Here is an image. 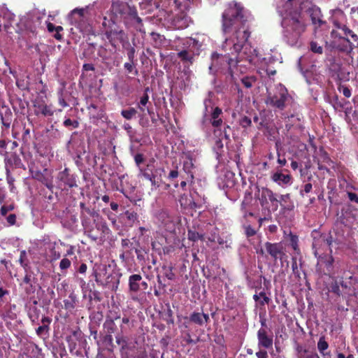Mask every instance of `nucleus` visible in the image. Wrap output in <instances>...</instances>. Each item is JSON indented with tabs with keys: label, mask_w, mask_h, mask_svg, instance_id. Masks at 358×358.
Returning a JSON list of instances; mask_svg holds the SVG:
<instances>
[{
	"label": "nucleus",
	"mask_w": 358,
	"mask_h": 358,
	"mask_svg": "<svg viewBox=\"0 0 358 358\" xmlns=\"http://www.w3.org/2000/svg\"><path fill=\"white\" fill-rule=\"evenodd\" d=\"M250 19V13L241 3H229L222 15V31L224 37L222 50L224 54L213 52L209 66L211 73L224 76L226 84L234 82L238 92V72L243 73L248 66L250 67L268 63L266 59L259 55L248 42L250 35L248 22Z\"/></svg>",
	"instance_id": "f257e3e1"
},
{
	"label": "nucleus",
	"mask_w": 358,
	"mask_h": 358,
	"mask_svg": "<svg viewBox=\"0 0 358 358\" xmlns=\"http://www.w3.org/2000/svg\"><path fill=\"white\" fill-rule=\"evenodd\" d=\"M312 1L306 0L296 3V0H275L277 12L282 18L283 38L290 46L300 45V37L306 27L305 15L310 18L315 30L323 29L327 26L320 8Z\"/></svg>",
	"instance_id": "f03ea898"
},
{
	"label": "nucleus",
	"mask_w": 358,
	"mask_h": 358,
	"mask_svg": "<svg viewBox=\"0 0 358 358\" xmlns=\"http://www.w3.org/2000/svg\"><path fill=\"white\" fill-rule=\"evenodd\" d=\"M334 243L331 236L327 234H321L313 238L312 246L313 253L317 259L316 272L321 276L339 278L343 271H346L344 263L331 255Z\"/></svg>",
	"instance_id": "7ed1b4c3"
},
{
	"label": "nucleus",
	"mask_w": 358,
	"mask_h": 358,
	"mask_svg": "<svg viewBox=\"0 0 358 358\" xmlns=\"http://www.w3.org/2000/svg\"><path fill=\"white\" fill-rule=\"evenodd\" d=\"M111 10L115 15H120L121 18L131 20L136 31L142 34L143 38L145 37V30L143 27L142 20L138 16L135 7L130 6L126 2L117 0L113 1Z\"/></svg>",
	"instance_id": "20e7f679"
},
{
	"label": "nucleus",
	"mask_w": 358,
	"mask_h": 358,
	"mask_svg": "<svg viewBox=\"0 0 358 358\" xmlns=\"http://www.w3.org/2000/svg\"><path fill=\"white\" fill-rule=\"evenodd\" d=\"M215 94L208 92V96L203 100L204 110L202 124L203 125L211 124L213 127L218 128L222 123V110L219 107H215Z\"/></svg>",
	"instance_id": "39448f33"
},
{
	"label": "nucleus",
	"mask_w": 358,
	"mask_h": 358,
	"mask_svg": "<svg viewBox=\"0 0 358 358\" xmlns=\"http://www.w3.org/2000/svg\"><path fill=\"white\" fill-rule=\"evenodd\" d=\"M59 245L65 244L59 239L52 238L49 236H45L38 241V246L44 256L50 262L59 259L61 257Z\"/></svg>",
	"instance_id": "423d86ee"
},
{
	"label": "nucleus",
	"mask_w": 358,
	"mask_h": 358,
	"mask_svg": "<svg viewBox=\"0 0 358 358\" xmlns=\"http://www.w3.org/2000/svg\"><path fill=\"white\" fill-rule=\"evenodd\" d=\"M332 41L327 42L331 50H337L348 55L352 59V50L355 46L349 38H346L342 31L333 29L331 31Z\"/></svg>",
	"instance_id": "0eeeda50"
},
{
	"label": "nucleus",
	"mask_w": 358,
	"mask_h": 358,
	"mask_svg": "<svg viewBox=\"0 0 358 358\" xmlns=\"http://www.w3.org/2000/svg\"><path fill=\"white\" fill-rule=\"evenodd\" d=\"M292 101L287 90L281 84L275 88L273 94L269 93L266 99V103L273 108L282 110Z\"/></svg>",
	"instance_id": "6e6552de"
},
{
	"label": "nucleus",
	"mask_w": 358,
	"mask_h": 358,
	"mask_svg": "<svg viewBox=\"0 0 358 358\" xmlns=\"http://www.w3.org/2000/svg\"><path fill=\"white\" fill-rule=\"evenodd\" d=\"M140 175L151 182L152 189H156L164 184L165 170L162 167L150 169V165L148 164L146 169H140Z\"/></svg>",
	"instance_id": "1a4fd4ad"
},
{
	"label": "nucleus",
	"mask_w": 358,
	"mask_h": 358,
	"mask_svg": "<svg viewBox=\"0 0 358 358\" xmlns=\"http://www.w3.org/2000/svg\"><path fill=\"white\" fill-rule=\"evenodd\" d=\"M78 176L68 169L59 171L56 177L57 187L61 190L68 191L69 189L78 187Z\"/></svg>",
	"instance_id": "9d476101"
},
{
	"label": "nucleus",
	"mask_w": 358,
	"mask_h": 358,
	"mask_svg": "<svg viewBox=\"0 0 358 358\" xmlns=\"http://www.w3.org/2000/svg\"><path fill=\"white\" fill-rule=\"evenodd\" d=\"M206 40L204 35L197 34L194 38H187L180 41L177 48L187 52L199 55Z\"/></svg>",
	"instance_id": "9b49d317"
},
{
	"label": "nucleus",
	"mask_w": 358,
	"mask_h": 358,
	"mask_svg": "<svg viewBox=\"0 0 358 358\" xmlns=\"http://www.w3.org/2000/svg\"><path fill=\"white\" fill-rule=\"evenodd\" d=\"M94 4H96V2H94L92 5H89L86 6L85 8H74L71 13L69 14V20L72 24H75L76 27H78L80 31L87 32L91 30V27L89 24H85L82 22L84 20L85 12L87 9H89L91 6H94Z\"/></svg>",
	"instance_id": "f8f14e48"
},
{
	"label": "nucleus",
	"mask_w": 358,
	"mask_h": 358,
	"mask_svg": "<svg viewBox=\"0 0 358 358\" xmlns=\"http://www.w3.org/2000/svg\"><path fill=\"white\" fill-rule=\"evenodd\" d=\"M344 13L341 9H336L332 10L331 20L336 29L343 32V34L346 37H350L353 42L357 43L356 46L358 48V36L355 34L352 30L346 27L344 24L339 22L338 19L343 18Z\"/></svg>",
	"instance_id": "ddd939ff"
},
{
	"label": "nucleus",
	"mask_w": 358,
	"mask_h": 358,
	"mask_svg": "<svg viewBox=\"0 0 358 358\" xmlns=\"http://www.w3.org/2000/svg\"><path fill=\"white\" fill-rule=\"evenodd\" d=\"M258 199L263 208H268L270 203L273 211L278 210V194L274 193L270 189L263 187L259 189Z\"/></svg>",
	"instance_id": "4468645a"
},
{
	"label": "nucleus",
	"mask_w": 358,
	"mask_h": 358,
	"mask_svg": "<svg viewBox=\"0 0 358 358\" xmlns=\"http://www.w3.org/2000/svg\"><path fill=\"white\" fill-rule=\"evenodd\" d=\"M352 278V273L349 271H343V274L340 275L339 278H331V282L329 291L337 294L341 295V291L340 287L343 289H348L350 285V280Z\"/></svg>",
	"instance_id": "2eb2a0df"
},
{
	"label": "nucleus",
	"mask_w": 358,
	"mask_h": 358,
	"mask_svg": "<svg viewBox=\"0 0 358 358\" xmlns=\"http://www.w3.org/2000/svg\"><path fill=\"white\" fill-rule=\"evenodd\" d=\"M193 77L194 74L189 68L184 66L183 70L178 72L176 79L173 83V87L182 91L189 90Z\"/></svg>",
	"instance_id": "dca6fc26"
},
{
	"label": "nucleus",
	"mask_w": 358,
	"mask_h": 358,
	"mask_svg": "<svg viewBox=\"0 0 358 358\" xmlns=\"http://www.w3.org/2000/svg\"><path fill=\"white\" fill-rule=\"evenodd\" d=\"M92 275L94 276L95 281L98 285L108 287L113 291L117 289L120 279L115 273H108L107 276L104 278V276H102L101 273H97V271L94 270Z\"/></svg>",
	"instance_id": "f3484780"
},
{
	"label": "nucleus",
	"mask_w": 358,
	"mask_h": 358,
	"mask_svg": "<svg viewBox=\"0 0 358 358\" xmlns=\"http://www.w3.org/2000/svg\"><path fill=\"white\" fill-rule=\"evenodd\" d=\"M155 216L162 229L169 232L175 231V223L167 210L159 209L155 213Z\"/></svg>",
	"instance_id": "a211bd4d"
},
{
	"label": "nucleus",
	"mask_w": 358,
	"mask_h": 358,
	"mask_svg": "<svg viewBox=\"0 0 358 358\" xmlns=\"http://www.w3.org/2000/svg\"><path fill=\"white\" fill-rule=\"evenodd\" d=\"M129 289L131 292H145L148 287L146 281L143 280L141 274H132L128 280Z\"/></svg>",
	"instance_id": "6ab92c4d"
},
{
	"label": "nucleus",
	"mask_w": 358,
	"mask_h": 358,
	"mask_svg": "<svg viewBox=\"0 0 358 358\" xmlns=\"http://www.w3.org/2000/svg\"><path fill=\"white\" fill-rule=\"evenodd\" d=\"M266 251L271 255L275 260L282 259L283 256L285 255V248L282 243H272L266 242L264 245Z\"/></svg>",
	"instance_id": "aec40b11"
},
{
	"label": "nucleus",
	"mask_w": 358,
	"mask_h": 358,
	"mask_svg": "<svg viewBox=\"0 0 358 358\" xmlns=\"http://www.w3.org/2000/svg\"><path fill=\"white\" fill-rule=\"evenodd\" d=\"M148 92H150V87H147L145 88L143 94L140 97V100L137 103V108L140 110V113H145L147 111L148 114L152 117L154 111L152 103L149 101Z\"/></svg>",
	"instance_id": "412c9836"
},
{
	"label": "nucleus",
	"mask_w": 358,
	"mask_h": 358,
	"mask_svg": "<svg viewBox=\"0 0 358 358\" xmlns=\"http://www.w3.org/2000/svg\"><path fill=\"white\" fill-rule=\"evenodd\" d=\"M34 177L45 185L50 191L53 192L54 185L52 170L43 169L42 171L36 172Z\"/></svg>",
	"instance_id": "4be33fe9"
},
{
	"label": "nucleus",
	"mask_w": 358,
	"mask_h": 358,
	"mask_svg": "<svg viewBox=\"0 0 358 358\" xmlns=\"http://www.w3.org/2000/svg\"><path fill=\"white\" fill-rule=\"evenodd\" d=\"M259 348L268 349L273 346V336H268L267 331L264 328H260L257 331Z\"/></svg>",
	"instance_id": "5701e85b"
},
{
	"label": "nucleus",
	"mask_w": 358,
	"mask_h": 358,
	"mask_svg": "<svg viewBox=\"0 0 358 358\" xmlns=\"http://www.w3.org/2000/svg\"><path fill=\"white\" fill-rule=\"evenodd\" d=\"M105 35L110 44L116 48L117 41H120L127 34L122 30L113 29L106 30Z\"/></svg>",
	"instance_id": "b1692460"
},
{
	"label": "nucleus",
	"mask_w": 358,
	"mask_h": 358,
	"mask_svg": "<svg viewBox=\"0 0 358 358\" xmlns=\"http://www.w3.org/2000/svg\"><path fill=\"white\" fill-rule=\"evenodd\" d=\"M162 3V8L167 13H173V11L180 10L184 11L181 0H159Z\"/></svg>",
	"instance_id": "393cba45"
},
{
	"label": "nucleus",
	"mask_w": 358,
	"mask_h": 358,
	"mask_svg": "<svg viewBox=\"0 0 358 358\" xmlns=\"http://www.w3.org/2000/svg\"><path fill=\"white\" fill-rule=\"evenodd\" d=\"M150 37V43L153 47L156 48H166L168 47L171 43L170 40L166 39L164 36L156 32H151Z\"/></svg>",
	"instance_id": "a878e982"
},
{
	"label": "nucleus",
	"mask_w": 358,
	"mask_h": 358,
	"mask_svg": "<svg viewBox=\"0 0 358 358\" xmlns=\"http://www.w3.org/2000/svg\"><path fill=\"white\" fill-rule=\"evenodd\" d=\"M194 169V164L193 159L187 156L183 162V171L186 174V177L180 175V178L185 179L187 181H192L194 178L193 169Z\"/></svg>",
	"instance_id": "bb28decb"
},
{
	"label": "nucleus",
	"mask_w": 358,
	"mask_h": 358,
	"mask_svg": "<svg viewBox=\"0 0 358 358\" xmlns=\"http://www.w3.org/2000/svg\"><path fill=\"white\" fill-rule=\"evenodd\" d=\"M189 320L198 326H203L210 321L208 314L194 311L189 316Z\"/></svg>",
	"instance_id": "cd10ccee"
},
{
	"label": "nucleus",
	"mask_w": 358,
	"mask_h": 358,
	"mask_svg": "<svg viewBox=\"0 0 358 358\" xmlns=\"http://www.w3.org/2000/svg\"><path fill=\"white\" fill-rule=\"evenodd\" d=\"M272 180L278 185L284 187L292 184V177L289 174H283L276 171L271 175Z\"/></svg>",
	"instance_id": "c85d7f7f"
},
{
	"label": "nucleus",
	"mask_w": 358,
	"mask_h": 358,
	"mask_svg": "<svg viewBox=\"0 0 358 358\" xmlns=\"http://www.w3.org/2000/svg\"><path fill=\"white\" fill-rule=\"evenodd\" d=\"M34 107V113L36 115H42L44 117H49L54 114V109L51 105H46L43 103H35Z\"/></svg>",
	"instance_id": "c756f323"
},
{
	"label": "nucleus",
	"mask_w": 358,
	"mask_h": 358,
	"mask_svg": "<svg viewBox=\"0 0 358 358\" xmlns=\"http://www.w3.org/2000/svg\"><path fill=\"white\" fill-rule=\"evenodd\" d=\"M0 119L3 127L9 129L13 121V113L9 108L2 107V110H0Z\"/></svg>",
	"instance_id": "7c9ffc66"
},
{
	"label": "nucleus",
	"mask_w": 358,
	"mask_h": 358,
	"mask_svg": "<svg viewBox=\"0 0 358 358\" xmlns=\"http://www.w3.org/2000/svg\"><path fill=\"white\" fill-rule=\"evenodd\" d=\"M220 179L222 182V187L232 188L235 185V174L227 169L224 170L223 175L220 176Z\"/></svg>",
	"instance_id": "2f4dec72"
},
{
	"label": "nucleus",
	"mask_w": 358,
	"mask_h": 358,
	"mask_svg": "<svg viewBox=\"0 0 358 358\" xmlns=\"http://www.w3.org/2000/svg\"><path fill=\"white\" fill-rule=\"evenodd\" d=\"M279 206L286 210H292L294 209V203L290 198L289 194H278V208Z\"/></svg>",
	"instance_id": "473e14b6"
},
{
	"label": "nucleus",
	"mask_w": 358,
	"mask_h": 358,
	"mask_svg": "<svg viewBox=\"0 0 358 358\" xmlns=\"http://www.w3.org/2000/svg\"><path fill=\"white\" fill-rule=\"evenodd\" d=\"M176 50L178 51V57L183 62L185 66L189 67L194 62L195 57L199 55L192 52H187L184 50H180V48Z\"/></svg>",
	"instance_id": "72a5a7b5"
},
{
	"label": "nucleus",
	"mask_w": 358,
	"mask_h": 358,
	"mask_svg": "<svg viewBox=\"0 0 358 358\" xmlns=\"http://www.w3.org/2000/svg\"><path fill=\"white\" fill-rule=\"evenodd\" d=\"M95 227L96 230L99 232L101 238L109 237L111 235V230L109 229L106 221L101 219L100 220L96 221L94 220Z\"/></svg>",
	"instance_id": "f704fd0d"
},
{
	"label": "nucleus",
	"mask_w": 358,
	"mask_h": 358,
	"mask_svg": "<svg viewBox=\"0 0 358 358\" xmlns=\"http://www.w3.org/2000/svg\"><path fill=\"white\" fill-rule=\"evenodd\" d=\"M36 304H37V301L35 300L34 306L29 308L27 315L33 324H39L41 310L36 306Z\"/></svg>",
	"instance_id": "c9c22d12"
},
{
	"label": "nucleus",
	"mask_w": 358,
	"mask_h": 358,
	"mask_svg": "<svg viewBox=\"0 0 358 358\" xmlns=\"http://www.w3.org/2000/svg\"><path fill=\"white\" fill-rule=\"evenodd\" d=\"M171 24L173 29H183L187 27V19L182 15H173Z\"/></svg>",
	"instance_id": "e433bc0d"
},
{
	"label": "nucleus",
	"mask_w": 358,
	"mask_h": 358,
	"mask_svg": "<svg viewBox=\"0 0 358 358\" xmlns=\"http://www.w3.org/2000/svg\"><path fill=\"white\" fill-rule=\"evenodd\" d=\"M287 241L289 242V245L293 249L296 255L301 254V250L299 247V237L296 234L289 232L287 236Z\"/></svg>",
	"instance_id": "4c0bfd02"
},
{
	"label": "nucleus",
	"mask_w": 358,
	"mask_h": 358,
	"mask_svg": "<svg viewBox=\"0 0 358 358\" xmlns=\"http://www.w3.org/2000/svg\"><path fill=\"white\" fill-rule=\"evenodd\" d=\"M210 241L217 242L222 248H229L231 247L232 240L229 236H217L210 238Z\"/></svg>",
	"instance_id": "58836bf2"
},
{
	"label": "nucleus",
	"mask_w": 358,
	"mask_h": 358,
	"mask_svg": "<svg viewBox=\"0 0 358 358\" xmlns=\"http://www.w3.org/2000/svg\"><path fill=\"white\" fill-rule=\"evenodd\" d=\"M296 350L297 358H320L316 352L303 348L301 346H298Z\"/></svg>",
	"instance_id": "ea45409f"
},
{
	"label": "nucleus",
	"mask_w": 358,
	"mask_h": 358,
	"mask_svg": "<svg viewBox=\"0 0 358 358\" xmlns=\"http://www.w3.org/2000/svg\"><path fill=\"white\" fill-rule=\"evenodd\" d=\"M64 308L69 311L73 310L78 303L77 295L73 292L69 294L67 299L64 300Z\"/></svg>",
	"instance_id": "a19ab883"
},
{
	"label": "nucleus",
	"mask_w": 358,
	"mask_h": 358,
	"mask_svg": "<svg viewBox=\"0 0 358 358\" xmlns=\"http://www.w3.org/2000/svg\"><path fill=\"white\" fill-rule=\"evenodd\" d=\"M120 316H116L114 319L111 317H107L103 323V328L106 329L107 334H114L117 330V325L115 320L120 319Z\"/></svg>",
	"instance_id": "79ce46f5"
},
{
	"label": "nucleus",
	"mask_w": 358,
	"mask_h": 358,
	"mask_svg": "<svg viewBox=\"0 0 358 358\" xmlns=\"http://www.w3.org/2000/svg\"><path fill=\"white\" fill-rule=\"evenodd\" d=\"M282 119H283L286 122L285 128L287 131H289L292 128L293 124L300 120L299 117L296 116L295 115H288L287 113H283L282 114Z\"/></svg>",
	"instance_id": "37998d69"
},
{
	"label": "nucleus",
	"mask_w": 358,
	"mask_h": 358,
	"mask_svg": "<svg viewBox=\"0 0 358 358\" xmlns=\"http://www.w3.org/2000/svg\"><path fill=\"white\" fill-rule=\"evenodd\" d=\"M17 306L15 304H10L8 308L1 316L4 320H14L17 318Z\"/></svg>",
	"instance_id": "c03bdc74"
},
{
	"label": "nucleus",
	"mask_w": 358,
	"mask_h": 358,
	"mask_svg": "<svg viewBox=\"0 0 358 358\" xmlns=\"http://www.w3.org/2000/svg\"><path fill=\"white\" fill-rule=\"evenodd\" d=\"M133 248L122 250L120 254V259L124 264H129L134 261V255L132 253Z\"/></svg>",
	"instance_id": "a18cd8bd"
},
{
	"label": "nucleus",
	"mask_w": 358,
	"mask_h": 358,
	"mask_svg": "<svg viewBox=\"0 0 358 358\" xmlns=\"http://www.w3.org/2000/svg\"><path fill=\"white\" fill-rule=\"evenodd\" d=\"M239 81L244 87L250 89L255 85L257 79L252 76H243L239 78Z\"/></svg>",
	"instance_id": "49530a36"
},
{
	"label": "nucleus",
	"mask_w": 358,
	"mask_h": 358,
	"mask_svg": "<svg viewBox=\"0 0 358 358\" xmlns=\"http://www.w3.org/2000/svg\"><path fill=\"white\" fill-rule=\"evenodd\" d=\"M131 326L130 324L129 318L127 316H124L121 320V323L120 324V330L117 331V333L122 334H128L130 330Z\"/></svg>",
	"instance_id": "de8ad7c7"
},
{
	"label": "nucleus",
	"mask_w": 358,
	"mask_h": 358,
	"mask_svg": "<svg viewBox=\"0 0 358 358\" xmlns=\"http://www.w3.org/2000/svg\"><path fill=\"white\" fill-rule=\"evenodd\" d=\"M27 19L34 22V26L32 27L31 25L29 26V25H28V24H27L26 27H29L31 29V32L34 33L36 27L40 24L39 15H38V13H34L32 14H29L27 15Z\"/></svg>",
	"instance_id": "09e8293b"
},
{
	"label": "nucleus",
	"mask_w": 358,
	"mask_h": 358,
	"mask_svg": "<svg viewBox=\"0 0 358 358\" xmlns=\"http://www.w3.org/2000/svg\"><path fill=\"white\" fill-rule=\"evenodd\" d=\"M137 61H129L124 64V69L127 73H133L137 76L138 71L136 67Z\"/></svg>",
	"instance_id": "8fccbe9b"
},
{
	"label": "nucleus",
	"mask_w": 358,
	"mask_h": 358,
	"mask_svg": "<svg viewBox=\"0 0 358 358\" xmlns=\"http://www.w3.org/2000/svg\"><path fill=\"white\" fill-rule=\"evenodd\" d=\"M358 215L357 211H355V213H351L346 211L343 214V223L345 225H351L357 220V216Z\"/></svg>",
	"instance_id": "3c124183"
},
{
	"label": "nucleus",
	"mask_w": 358,
	"mask_h": 358,
	"mask_svg": "<svg viewBox=\"0 0 358 358\" xmlns=\"http://www.w3.org/2000/svg\"><path fill=\"white\" fill-rule=\"evenodd\" d=\"M162 268L164 278L169 280H173L175 279L176 275L173 272V267L171 265H164Z\"/></svg>",
	"instance_id": "603ef678"
},
{
	"label": "nucleus",
	"mask_w": 358,
	"mask_h": 358,
	"mask_svg": "<svg viewBox=\"0 0 358 358\" xmlns=\"http://www.w3.org/2000/svg\"><path fill=\"white\" fill-rule=\"evenodd\" d=\"M80 220L82 226L83 227L85 231L88 230L90 227H92L90 216L87 213H85V212L80 213Z\"/></svg>",
	"instance_id": "864d4df0"
},
{
	"label": "nucleus",
	"mask_w": 358,
	"mask_h": 358,
	"mask_svg": "<svg viewBox=\"0 0 358 358\" xmlns=\"http://www.w3.org/2000/svg\"><path fill=\"white\" fill-rule=\"evenodd\" d=\"M292 273L298 279V280H301V268L298 266L296 262V257H293L292 258Z\"/></svg>",
	"instance_id": "5fc2aeb1"
},
{
	"label": "nucleus",
	"mask_w": 358,
	"mask_h": 358,
	"mask_svg": "<svg viewBox=\"0 0 358 358\" xmlns=\"http://www.w3.org/2000/svg\"><path fill=\"white\" fill-rule=\"evenodd\" d=\"M317 348L320 354L329 350V343L326 341L324 336L320 337L317 343Z\"/></svg>",
	"instance_id": "6e6d98bb"
},
{
	"label": "nucleus",
	"mask_w": 358,
	"mask_h": 358,
	"mask_svg": "<svg viewBox=\"0 0 358 358\" xmlns=\"http://www.w3.org/2000/svg\"><path fill=\"white\" fill-rule=\"evenodd\" d=\"M19 263L24 268V269L25 271H27L29 268V262L27 258V252L25 250H22L20 252Z\"/></svg>",
	"instance_id": "4d7b16f0"
},
{
	"label": "nucleus",
	"mask_w": 358,
	"mask_h": 358,
	"mask_svg": "<svg viewBox=\"0 0 358 358\" xmlns=\"http://www.w3.org/2000/svg\"><path fill=\"white\" fill-rule=\"evenodd\" d=\"M137 113V110L134 108H129L128 109L122 110L121 111L122 116L126 120L132 119Z\"/></svg>",
	"instance_id": "13d9d810"
},
{
	"label": "nucleus",
	"mask_w": 358,
	"mask_h": 358,
	"mask_svg": "<svg viewBox=\"0 0 358 358\" xmlns=\"http://www.w3.org/2000/svg\"><path fill=\"white\" fill-rule=\"evenodd\" d=\"M63 125L69 129H76L79 127V122L76 120H72L70 118H65Z\"/></svg>",
	"instance_id": "bf43d9fd"
},
{
	"label": "nucleus",
	"mask_w": 358,
	"mask_h": 358,
	"mask_svg": "<svg viewBox=\"0 0 358 358\" xmlns=\"http://www.w3.org/2000/svg\"><path fill=\"white\" fill-rule=\"evenodd\" d=\"M27 272L26 275L24 277L22 285L27 284H36V278L34 277V274L31 272H28L27 270L25 271Z\"/></svg>",
	"instance_id": "052dcab7"
},
{
	"label": "nucleus",
	"mask_w": 358,
	"mask_h": 358,
	"mask_svg": "<svg viewBox=\"0 0 358 358\" xmlns=\"http://www.w3.org/2000/svg\"><path fill=\"white\" fill-rule=\"evenodd\" d=\"M80 207L81 212H85V213H87L90 217L93 218L99 217V214L94 209H90V208L86 207L84 203L81 202L80 203Z\"/></svg>",
	"instance_id": "680f3d73"
},
{
	"label": "nucleus",
	"mask_w": 358,
	"mask_h": 358,
	"mask_svg": "<svg viewBox=\"0 0 358 358\" xmlns=\"http://www.w3.org/2000/svg\"><path fill=\"white\" fill-rule=\"evenodd\" d=\"M124 334H125L116 333L115 335V341L117 344L119 345H122V348L126 347L127 344V340Z\"/></svg>",
	"instance_id": "e2e57ef3"
},
{
	"label": "nucleus",
	"mask_w": 358,
	"mask_h": 358,
	"mask_svg": "<svg viewBox=\"0 0 358 358\" xmlns=\"http://www.w3.org/2000/svg\"><path fill=\"white\" fill-rule=\"evenodd\" d=\"M338 96L336 94H326L324 96L326 102L330 103L334 108H336L338 106Z\"/></svg>",
	"instance_id": "0e129e2a"
},
{
	"label": "nucleus",
	"mask_w": 358,
	"mask_h": 358,
	"mask_svg": "<svg viewBox=\"0 0 358 358\" xmlns=\"http://www.w3.org/2000/svg\"><path fill=\"white\" fill-rule=\"evenodd\" d=\"M188 238L190 241H192L194 242L197 241L199 240H203V235L201 234H199L197 231L189 230L188 231Z\"/></svg>",
	"instance_id": "69168bd1"
},
{
	"label": "nucleus",
	"mask_w": 358,
	"mask_h": 358,
	"mask_svg": "<svg viewBox=\"0 0 358 358\" xmlns=\"http://www.w3.org/2000/svg\"><path fill=\"white\" fill-rule=\"evenodd\" d=\"M124 215L130 224H134L138 219V214L134 211L127 210Z\"/></svg>",
	"instance_id": "338daca9"
},
{
	"label": "nucleus",
	"mask_w": 358,
	"mask_h": 358,
	"mask_svg": "<svg viewBox=\"0 0 358 358\" xmlns=\"http://www.w3.org/2000/svg\"><path fill=\"white\" fill-rule=\"evenodd\" d=\"M85 234H87V236L94 241H96L99 239H102L100 236L99 232L95 233L92 227H90L88 230H85Z\"/></svg>",
	"instance_id": "774afa93"
}]
</instances>
